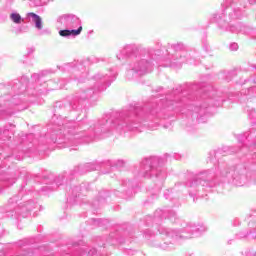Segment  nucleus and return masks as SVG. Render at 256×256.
I'll use <instances>...</instances> for the list:
<instances>
[{
  "label": "nucleus",
  "instance_id": "f257e3e1",
  "mask_svg": "<svg viewBox=\"0 0 256 256\" xmlns=\"http://www.w3.org/2000/svg\"><path fill=\"white\" fill-rule=\"evenodd\" d=\"M83 31V27H79L77 30H60L59 35L61 37H69V35H80Z\"/></svg>",
  "mask_w": 256,
  "mask_h": 256
},
{
  "label": "nucleus",
  "instance_id": "f03ea898",
  "mask_svg": "<svg viewBox=\"0 0 256 256\" xmlns=\"http://www.w3.org/2000/svg\"><path fill=\"white\" fill-rule=\"evenodd\" d=\"M30 17H33L34 23L37 29H43V24H41V17L35 13H30Z\"/></svg>",
  "mask_w": 256,
  "mask_h": 256
},
{
  "label": "nucleus",
  "instance_id": "7ed1b4c3",
  "mask_svg": "<svg viewBox=\"0 0 256 256\" xmlns=\"http://www.w3.org/2000/svg\"><path fill=\"white\" fill-rule=\"evenodd\" d=\"M10 19H12L14 23H21V15L17 13H12Z\"/></svg>",
  "mask_w": 256,
  "mask_h": 256
}]
</instances>
